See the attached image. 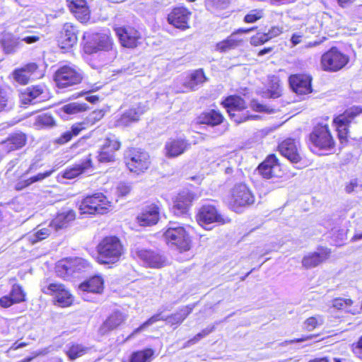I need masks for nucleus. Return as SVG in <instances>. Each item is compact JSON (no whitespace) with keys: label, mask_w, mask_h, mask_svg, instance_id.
I'll list each match as a JSON object with an SVG mask.
<instances>
[{"label":"nucleus","mask_w":362,"mask_h":362,"mask_svg":"<svg viewBox=\"0 0 362 362\" xmlns=\"http://www.w3.org/2000/svg\"><path fill=\"white\" fill-rule=\"evenodd\" d=\"M96 261L100 264H114L120 261L125 248L120 238L109 235L103 237L96 245Z\"/></svg>","instance_id":"f257e3e1"},{"label":"nucleus","mask_w":362,"mask_h":362,"mask_svg":"<svg viewBox=\"0 0 362 362\" xmlns=\"http://www.w3.org/2000/svg\"><path fill=\"white\" fill-rule=\"evenodd\" d=\"M362 114V105H353L344 112L334 116L332 124L335 127L337 138L342 145L349 142L351 124Z\"/></svg>","instance_id":"f03ea898"},{"label":"nucleus","mask_w":362,"mask_h":362,"mask_svg":"<svg viewBox=\"0 0 362 362\" xmlns=\"http://www.w3.org/2000/svg\"><path fill=\"white\" fill-rule=\"evenodd\" d=\"M308 144L310 148L331 151L335 149L337 141L328 124L317 123L308 135Z\"/></svg>","instance_id":"7ed1b4c3"},{"label":"nucleus","mask_w":362,"mask_h":362,"mask_svg":"<svg viewBox=\"0 0 362 362\" xmlns=\"http://www.w3.org/2000/svg\"><path fill=\"white\" fill-rule=\"evenodd\" d=\"M350 62L349 56L337 46L330 47L323 52L320 59L322 71L337 73L345 69Z\"/></svg>","instance_id":"20e7f679"},{"label":"nucleus","mask_w":362,"mask_h":362,"mask_svg":"<svg viewBox=\"0 0 362 362\" xmlns=\"http://www.w3.org/2000/svg\"><path fill=\"white\" fill-rule=\"evenodd\" d=\"M225 108L230 119L240 124L250 119H256L257 115H251L248 110L238 115L237 112H243L247 109V103L245 100L237 94L229 95L224 97L220 103Z\"/></svg>","instance_id":"39448f33"},{"label":"nucleus","mask_w":362,"mask_h":362,"mask_svg":"<svg viewBox=\"0 0 362 362\" xmlns=\"http://www.w3.org/2000/svg\"><path fill=\"white\" fill-rule=\"evenodd\" d=\"M112 202L103 192L85 196L79 205L81 214L103 215L111 211Z\"/></svg>","instance_id":"423d86ee"},{"label":"nucleus","mask_w":362,"mask_h":362,"mask_svg":"<svg viewBox=\"0 0 362 362\" xmlns=\"http://www.w3.org/2000/svg\"><path fill=\"white\" fill-rule=\"evenodd\" d=\"M104 109H95L90 112L86 121L78 122L73 124L70 129L62 133L54 140V144L64 145L71 141L74 137L78 136L81 132L88 128V124L93 125L100 121L105 115Z\"/></svg>","instance_id":"0eeeda50"},{"label":"nucleus","mask_w":362,"mask_h":362,"mask_svg":"<svg viewBox=\"0 0 362 362\" xmlns=\"http://www.w3.org/2000/svg\"><path fill=\"white\" fill-rule=\"evenodd\" d=\"M255 202V196L250 187L245 183L235 185L227 196L228 206L235 211L252 205Z\"/></svg>","instance_id":"6e6552de"},{"label":"nucleus","mask_w":362,"mask_h":362,"mask_svg":"<svg viewBox=\"0 0 362 362\" xmlns=\"http://www.w3.org/2000/svg\"><path fill=\"white\" fill-rule=\"evenodd\" d=\"M41 291L52 297L54 303L62 308L70 307L74 303V297L64 284L57 281L47 283L42 286Z\"/></svg>","instance_id":"1a4fd4ad"},{"label":"nucleus","mask_w":362,"mask_h":362,"mask_svg":"<svg viewBox=\"0 0 362 362\" xmlns=\"http://www.w3.org/2000/svg\"><path fill=\"white\" fill-rule=\"evenodd\" d=\"M163 237L168 245L175 247L180 252L189 251L192 247V238L183 226L168 227Z\"/></svg>","instance_id":"9d476101"},{"label":"nucleus","mask_w":362,"mask_h":362,"mask_svg":"<svg viewBox=\"0 0 362 362\" xmlns=\"http://www.w3.org/2000/svg\"><path fill=\"white\" fill-rule=\"evenodd\" d=\"M92 268L91 263L82 257L65 258L58 262L56 272L58 276L66 279L75 273L86 272Z\"/></svg>","instance_id":"9b49d317"},{"label":"nucleus","mask_w":362,"mask_h":362,"mask_svg":"<svg viewBox=\"0 0 362 362\" xmlns=\"http://www.w3.org/2000/svg\"><path fill=\"white\" fill-rule=\"evenodd\" d=\"M83 79V73L76 66H61L55 72L54 80L59 88L78 85Z\"/></svg>","instance_id":"f8f14e48"},{"label":"nucleus","mask_w":362,"mask_h":362,"mask_svg":"<svg viewBox=\"0 0 362 362\" xmlns=\"http://www.w3.org/2000/svg\"><path fill=\"white\" fill-rule=\"evenodd\" d=\"M51 98L49 88L43 83L30 86L19 93L20 102L24 105L47 101Z\"/></svg>","instance_id":"ddd939ff"},{"label":"nucleus","mask_w":362,"mask_h":362,"mask_svg":"<svg viewBox=\"0 0 362 362\" xmlns=\"http://www.w3.org/2000/svg\"><path fill=\"white\" fill-rule=\"evenodd\" d=\"M78 30L73 23L66 22L62 24L55 36L58 47L63 52H69L78 42Z\"/></svg>","instance_id":"4468645a"},{"label":"nucleus","mask_w":362,"mask_h":362,"mask_svg":"<svg viewBox=\"0 0 362 362\" xmlns=\"http://www.w3.org/2000/svg\"><path fill=\"white\" fill-rule=\"evenodd\" d=\"M113 30L122 47L133 49L141 44V33L133 25L115 26Z\"/></svg>","instance_id":"2eb2a0df"},{"label":"nucleus","mask_w":362,"mask_h":362,"mask_svg":"<svg viewBox=\"0 0 362 362\" xmlns=\"http://www.w3.org/2000/svg\"><path fill=\"white\" fill-rule=\"evenodd\" d=\"M125 163L131 172L139 175L150 168L151 162L147 152L141 149L132 148L125 158Z\"/></svg>","instance_id":"dca6fc26"},{"label":"nucleus","mask_w":362,"mask_h":362,"mask_svg":"<svg viewBox=\"0 0 362 362\" xmlns=\"http://www.w3.org/2000/svg\"><path fill=\"white\" fill-rule=\"evenodd\" d=\"M195 218L197 223L201 226L212 223L223 225L230 221L221 214L218 209L212 204L201 206L196 214Z\"/></svg>","instance_id":"f3484780"},{"label":"nucleus","mask_w":362,"mask_h":362,"mask_svg":"<svg viewBox=\"0 0 362 362\" xmlns=\"http://www.w3.org/2000/svg\"><path fill=\"white\" fill-rule=\"evenodd\" d=\"M197 195L190 191H182L173 199L172 212L177 217H187L190 215V209Z\"/></svg>","instance_id":"a211bd4d"},{"label":"nucleus","mask_w":362,"mask_h":362,"mask_svg":"<svg viewBox=\"0 0 362 362\" xmlns=\"http://www.w3.org/2000/svg\"><path fill=\"white\" fill-rule=\"evenodd\" d=\"M288 81L291 90L298 95H308L313 91V76L309 73L292 74Z\"/></svg>","instance_id":"6ab92c4d"},{"label":"nucleus","mask_w":362,"mask_h":362,"mask_svg":"<svg viewBox=\"0 0 362 362\" xmlns=\"http://www.w3.org/2000/svg\"><path fill=\"white\" fill-rule=\"evenodd\" d=\"M28 135L18 130L10 133L5 139L0 141V147L4 155L23 149L28 144Z\"/></svg>","instance_id":"aec40b11"},{"label":"nucleus","mask_w":362,"mask_h":362,"mask_svg":"<svg viewBox=\"0 0 362 362\" xmlns=\"http://www.w3.org/2000/svg\"><path fill=\"white\" fill-rule=\"evenodd\" d=\"M276 149L282 156L292 163H300L305 160V156L294 139H285L279 143Z\"/></svg>","instance_id":"412c9836"},{"label":"nucleus","mask_w":362,"mask_h":362,"mask_svg":"<svg viewBox=\"0 0 362 362\" xmlns=\"http://www.w3.org/2000/svg\"><path fill=\"white\" fill-rule=\"evenodd\" d=\"M121 146L120 141L115 135L107 136L98 153V162L103 163L114 162L116 159V152L120 149Z\"/></svg>","instance_id":"4be33fe9"},{"label":"nucleus","mask_w":362,"mask_h":362,"mask_svg":"<svg viewBox=\"0 0 362 362\" xmlns=\"http://www.w3.org/2000/svg\"><path fill=\"white\" fill-rule=\"evenodd\" d=\"M332 250L327 247L318 246L316 251L304 255L301 260L302 267L305 269L315 268L329 260Z\"/></svg>","instance_id":"5701e85b"},{"label":"nucleus","mask_w":362,"mask_h":362,"mask_svg":"<svg viewBox=\"0 0 362 362\" xmlns=\"http://www.w3.org/2000/svg\"><path fill=\"white\" fill-rule=\"evenodd\" d=\"M192 11L185 6H175L168 13L167 21L175 28L186 30L190 28Z\"/></svg>","instance_id":"b1692460"},{"label":"nucleus","mask_w":362,"mask_h":362,"mask_svg":"<svg viewBox=\"0 0 362 362\" xmlns=\"http://www.w3.org/2000/svg\"><path fill=\"white\" fill-rule=\"evenodd\" d=\"M28 295L25 288L18 283L12 284L9 292L0 297V307L8 308L13 305L26 302Z\"/></svg>","instance_id":"393cba45"},{"label":"nucleus","mask_w":362,"mask_h":362,"mask_svg":"<svg viewBox=\"0 0 362 362\" xmlns=\"http://www.w3.org/2000/svg\"><path fill=\"white\" fill-rule=\"evenodd\" d=\"M41 75L40 65L37 62H28L12 72L13 79L23 86L27 85L31 78Z\"/></svg>","instance_id":"a878e982"},{"label":"nucleus","mask_w":362,"mask_h":362,"mask_svg":"<svg viewBox=\"0 0 362 362\" xmlns=\"http://www.w3.org/2000/svg\"><path fill=\"white\" fill-rule=\"evenodd\" d=\"M135 255L144 262L148 267L160 269L167 265L168 261L163 254L157 250L150 249H137Z\"/></svg>","instance_id":"bb28decb"},{"label":"nucleus","mask_w":362,"mask_h":362,"mask_svg":"<svg viewBox=\"0 0 362 362\" xmlns=\"http://www.w3.org/2000/svg\"><path fill=\"white\" fill-rule=\"evenodd\" d=\"M93 40V43L88 41L84 43L86 52L93 54L100 51L108 52L113 49L114 40L110 34L94 33Z\"/></svg>","instance_id":"cd10ccee"},{"label":"nucleus","mask_w":362,"mask_h":362,"mask_svg":"<svg viewBox=\"0 0 362 362\" xmlns=\"http://www.w3.org/2000/svg\"><path fill=\"white\" fill-rule=\"evenodd\" d=\"M127 315L119 310L110 313L98 328V332L100 336H105L118 329L127 320Z\"/></svg>","instance_id":"c85d7f7f"},{"label":"nucleus","mask_w":362,"mask_h":362,"mask_svg":"<svg viewBox=\"0 0 362 362\" xmlns=\"http://www.w3.org/2000/svg\"><path fill=\"white\" fill-rule=\"evenodd\" d=\"M160 202H148L137 216V221L141 226H153L160 218Z\"/></svg>","instance_id":"c756f323"},{"label":"nucleus","mask_w":362,"mask_h":362,"mask_svg":"<svg viewBox=\"0 0 362 362\" xmlns=\"http://www.w3.org/2000/svg\"><path fill=\"white\" fill-rule=\"evenodd\" d=\"M93 160L91 153H88L84 160L78 163H74L66 168L62 172V177L64 179L72 180L78 177L88 170L93 169Z\"/></svg>","instance_id":"7c9ffc66"},{"label":"nucleus","mask_w":362,"mask_h":362,"mask_svg":"<svg viewBox=\"0 0 362 362\" xmlns=\"http://www.w3.org/2000/svg\"><path fill=\"white\" fill-rule=\"evenodd\" d=\"M66 5L77 21L82 23L90 21L91 11L86 0H66Z\"/></svg>","instance_id":"2f4dec72"},{"label":"nucleus","mask_w":362,"mask_h":362,"mask_svg":"<svg viewBox=\"0 0 362 362\" xmlns=\"http://www.w3.org/2000/svg\"><path fill=\"white\" fill-rule=\"evenodd\" d=\"M190 143L183 138H170L165 144V156L169 158H177L190 148Z\"/></svg>","instance_id":"473e14b6"},{"label":"nucleus","mask_w":362,"mask_h":362,"mask_svg":"<svg viewBox=\"0 0 362 362\" xmlns=\"http://www.w3.org/2000/svg\"><path fill=\"white\" fill-rule=\"evenodd\" d=\"M78 288L82 292L101 294L105 289V279L100 274H94L81 282Z\"/></svg>","instance_id":"72a5a7b5"},{"label":"nucleus","mask_w":362,"mask_h":362,"mask_svg":"<svg viewBox=\"0 0 362 362\" xmlns=\"http://www.w3.org/2000/svg\"><path fill=\"white\" fill-rule=\"evenodd\" d=\"M197 123L210 127L222 124L226 118L221 111L217 109H209L199 113L197 117Z\"/></svg>","instance_id":"f704fd0d"},{"label":"nucleus","mask_w":362,"mask_h":362,"mask_svg":"<svg viewBox=\"0 0 362 362\" xmlns=\"http://www.w3.org/2000/svg\"><path fill=\"white\" fill-rule=\"evenodd\" d=\"M144 112V107L141 103L135 104L119 116L117 119L116 124L118 127H128L132 123L138 122Z\"/></svg>","instance_id":"c9c22d12"},{"label":"nucleus","mask_w":362,"mask_h":362,"mask_svg":"<svg viewBox=\"0 0 362 362\" xmlns=\"http://www.w3.org/2000/svg\"><path fill=\"white\" fill-rule=\"evenodd\" d=\"M279 165V160L276 155L275 153H270L258 165L257 170L262 178L269 180L274 177V170L275 167Z\"/></svg>","instance_id":"e433bc0d"},{"label":"nucleus","mask_w":362,"mask_h":362,"mask_svg":"<svg viewBox=\"0 0 362 362\" xmlns=\"http://www.w3.org/2000/svg\"><path fill=\"white\" fill-rule=\"evenodd\" d=\"M76 213L73 209L57 213L49 223V226L53 230H59L68 228L76 219Z\"/></svg>","instance_id":"4c0bfd02"},{"label":"nucleus","mask_w":362,"mask_h":362,"mask_svg":"<svg viewBox=\"0 0 362 362\" xmlns=\"http://www.w3.org/2000/svg\"><path fill=\"white\" fill-rule=\"evenodd\" d=\"M0 46L4 54H14L21 46V39L12 33L4 31L0 34Z\"/></svg>","instance_id":"58836bf2"},{"label":"nucleus","mask_w":362,"mask_h":362,"mask_svg":"<svg viewBox=\"0 0 362 362\" xmlns=\"http://www.w3.org/2000/svg\"><path fill=\"white\" fill-rule=\"evenodd\" d=\"M196 305V303L187 305L179 308L175 313L165 316V318H167V323L170 326L177 327L178 325H180L192 313Z\"/></svg>","instance_id":"ea45409f"},{"label":"nucleus","mask_w":362,"mask_h":362,"mask_svg":"<svg viewBox=\"0 0 362 362\" xmlns=\"http://www.w3.org/2000/svg\"><path fill=\"white\" fill-rule=\"evenodd\" d=\"M29 170H27L25 173L19 177V178L16 181L14 185V189L16 191H21L27 187H28L32 184L40 182L44 179L50 176L53 172V170H47L43 173H39L37 175H35L28 178L24 179L23 176L25 174L28 173Z\"/></svg>","instance_id":"a19ab883"},{"label":"nucleus","mask_w":362,"mask_h":362,"mask_svg":"<svg viewBox=\"0 0 362 362\" xmlns=\"http://www.w3.org/2000/svg\"><path fill=\"white\" fill-rule=\"evenodd\" d=\"M244 42L243 38L234 36V34H230L225 39L219 41L215 45V50L223 53L231 49H235L241 46Z\"/></svg>","instance_id":"79ce46f5"},{"label":"nucleus","mask_w":362,"mask_h":362,"mask_svg":"<svg viewBox=\"0 0 362 362\" xmlns=\"http://www.w3.org/2000/svg\"><path fill=\"white\" fill-rule=\"evenodd\" d=\"M230 4V0H205V6L206 9L218 16L226 14L223 11L228 8ZM228 12L226 16H228Z\"/></svg>","instance_id":"37998d69"},{"label":"nucleus","mask_w":362,"mask_h":362,"mask_svg":"<svg viewBox=\"0 0 362 362\" xmlns=\"http://www.w3.org/2000/svg\"><path fill=\"white\" fill-rule=\"evenodd\" d=\"M90 349L83 344L77 342H71L65 350L64 353L69 361H75L76 359L86 355Z\"/></svg>","instance_id":"c03bdc74"},{"label":"nucleus","mask_w":362,"mask_h":362,"mask_svg":"<svg viewBox=\"0 0 362 362\" xmlns=\"http://www.w3.org/2000/svg\"><path fill=\"white\" fill-rule=\"evenodd\" d=\"M155 351L151 348H145L133 351L129 357V362H151L154 357Z\"/></svg>","instance_id":"a18cd8bd"},{"label":"nucleus","mask_w":362,"mask_h":362,"mask_svg":"<svg viewBox=\"0 0 362 362\" xmlns=\"http://www.w3.org/2000/svg\"><path fill=\"white\" fill-rule=\"evenodd\" d=\"M34 126L37 129H49L56 126V121L50 113H42L35 117Z\"/></svg>","instance_id":"49530a36"},{"label":"nucleus","mask_w":362,"mask_h":362,"mask_svg":"<svg viewBox=\"0 0 362 362\" xmlns=\"http://www.w3.org/2000/svg\"><path fill=\"white\" fill-rule=\"evenodd\" d=\"M207 81V77L203 69H198L193 71L189 76L187 80V86L194 88L198 86L202 85Z\"/></svg>","instance_id":"de8ad7c7"},{"label":"nucleus","mask_w":362,"mask_h":362,"mask_svg":"<svg viewBox=\"0 0 362 362\" xmlns=\"http://www.w3.org/2000/svg\"><path fill=\"white\" fill-rule=\"evenodd\" d=\"M61 109L65 114L76 115L88 110V106L86 103L71 102L63 105Z\"/></svg>","instance_id":"09e8293b"},{"label":"nucleus","mask_w":362,"mask_h":362,"mask_svg":"<svg viewBox=\"0 0 362 362\" xmlns=\"http://www.w3.org/2000/svg\"><path fill=\"white\" fill-rule=\"evenodd\" d=\"M10 88L0 85V113L8 110L10 101Z\"/></svg>","instance_id":"8fccbe9b"},{"label":"nucleus","mask_w":362,"mask_h":362,"mask_svg":"<svg viewBox=\"0 0 362 362\" xmlns=\"http://www.w3.org/2000/svg\"><path fill=\"white\" fill-rule=\"evenodd\" d=\"M323 324V318L320 315L310 316L303 322V329L313 331Z\"/></svg>","instance_id":"3c124183"},{"label":"nucleus","mask_w":362,"mask_h":362,"mask_svg":"<svg viewBox=\"0 0 362 362\" xmlns=\"http://www.w3.org/2000/svg\"><path fill=\"white\" fill-rule=\"evenodd\" d=\"M354 304V300L351 298H344L337 297L332 300V308L337 310H346Z\"/></svg>","instance_id":"603ef678"},{"label":"nucleus","mask_w":362,"mask_h":362,"mask_svg":"<svg viewBox=\"0 0 362 362\" xmlns=\"http://www.w3.org/2000/svg\"><path fill=\"white\" fill-rule=\"evenodd\" d=\"M264 16V11L262 8H255L247 13L243 18L245 23H253L262 19Z\"/></svg>","instance_id":"864d4df0"},{"label":"nucleus","mask_w":362,"mask_h":362,"mask_svg":"<svg viewBox=\"0 0 362 362\" xmlns=\"http://www.w3.org/2000/svg\"><path fill=\"white\" fill-rule=\"evenodd\" d=\"M214 330V327H207L195 334L193 337L188 339L184 344L183 347L187 348L193 344H197L202 338L209 335Z\"/></svg>","instance_id":"5fc2aeb1"},{"label":"nucleus","mask_w":362,"mask_h":362,"mask_svg":"<svg viewBox=\"0 0 362 362\" xmlns=\"http://www.w3.org/2000/svg\"><path fill=\"white\" fill-rule=\"evenodd\" d=\"M269 41V37L265 33H257L252 35L250 39V44L253 47H259L263 45Z\"/></svg>","instance_id":"6e6d98bb"},{"label":"nucleus","mask_w":362,"mask_h":362,"mask_svg":"<svg viewBox=\"0 0 362 362\" xmlns=\"http://www.w3.org/2000/svg\"><path fill=\"white\" fill-rule=\"evenodd\" d=\"M51 234V232L49 228H42L40 229H38L35 233L33 234V237L30 238V242L33 244H35L39 241L43 240L46 238H47Z\"/></svg>","instance_id":"4d7b16f0"},{"label":"nucleus","mask_w":362,"mask_h":362,"mask_svg":"<svg viewBox=\"0 0 362 362\" xmlns=\"http://www.w3.org/2000/svg\"><path fill=\"white\" fill-rule=\"evenodd\" d=\"M250 107L251 109L257 112H266L270 113L273 112V109L270 108L265 104H262L259 103L256 99H252L250 102Z\"/></svg>","instance_id":"13d9d810"},{"label":"nucleus","mask_w":362,"mask_h":362,"mask_svg":"<svg viewBox=\"0 0 362 362\" xmlns=\"http://www.w3.org/2000/svg\"><path fill=\"white\" fill-rule=\"evenodd\" d=\"M158 321H167V318H165V316L163 315V312H158L149 318H148L145 322L144 325L147 327L156 322Z\"/></svg>","instance_id":"bf43d9fd"},{"label":"nucleus","mask_w":362,"mask_h":362,"mask_svg":"<svg viewBox=\"0 0 362 362\" xmlns=\"http://www.w3.org/2000/svg\"><path fill=\"white\" fill-rule=\"evenodd\" d=\"M305 40V35L303 33L298 32V33H294L292 34L290 41L292 45V46H296L303 42H304Z\"/></svg>","instance_id":"052dcab7"},{"label":"nucleus","mask_w":362,"mask_h":362,"mask_svg":"<svg viewBox=\"0 0 362 362\" xmlns=\"http://www.w3.org/2000/svg\"><path fill=\"white\" fill-rule=\"evenodd\" d=\"M282 33V30L280 27L274 25L272 26L268 32L265 33L266 35L269 37V40L274 37L279 36Z\"/></svg>","instance_id":"680f3d73"},{"label":"nucleus","mask_w":362,"mask_h":362,"mask_svg":"<svg viewBox=\"0 0 362 362\" xmlns=\"http://www.w3.org/2000/svg\"><path fill=\"white\" fill-rule=\"evenodd\" d=\"M351 351L355 354H362V335L358 338L357 341L351 344Z\"/></svg>","instance_id":"e2e57ef3"},{"label":"nucleus","mask_w":362,"mask_h":362,"mask_svg":"<svg viewBox=\"0 0 362 362\" xmlns=\"http://www.w3.org/2000/svg\"><path fill=\"white\" fill-rule=\"evenodd\" d=\"M358 186V179H354L350 180L348 183L345 185V191L346 193L350 194L353 192L355 189Z\"/></svg>","instance_id":"0e129e2a"},{"label":"nucleus","mask_w":362,"mask_h":362,"mask_svg":"<svg viewBox=\"0 0 362 362\" xmlns=\"http://www.w3.org/2000/svg\"><path fill=\"white\" fill-rule=\"evenodd\" d=\"M356 0H336L338 6L341 8H347L351 6Z\"/></svg>","instance_id":"69168bd1"},{"label":"nucleus","mask_w":362,"mask_h":362,"mask_svg":"<svg viewBox=\"0 0 362 362\" xmlns=\"http://www.w3.org/2000/svg\"><path fill=\"white\" fill-rule=\"evenodd\" d=\"M40 37L38 35H29V36H25V37H23L21 40V42L23 41L27 44H33V43L38 42L40 40Z\"/></svg>","instance_id":"338daca9"},{"label":"nucleus","mask_w":362,"mask_h":362,"mask_svg":"<svg viewBox=\"0 0 362 362\" xmlns=\"http://www.w3.org/2000/svg\"><path fill=\"white\" fill-rule=\"evenodd\" d=\"M131 191V188L129 186H127L125 185H119L117 187V192L119 196L124 197L127 195Z\"/></svg>","instance_id":"774afa93"}]
</instances>
